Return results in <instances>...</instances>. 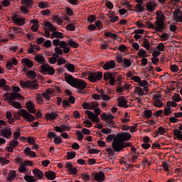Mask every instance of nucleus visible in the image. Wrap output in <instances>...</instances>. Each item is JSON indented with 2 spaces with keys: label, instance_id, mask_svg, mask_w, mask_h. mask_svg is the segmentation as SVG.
I'll return each instance as SVG.
<instances>
[{
  "label": "nucleus",
  "instance_id": "obj_15",
  "mask_svg": "<svg viewBox=\"0 0 182 182\" xmlns=\"http://www.w3.org/2000/svg\"><path fill=\"white\" fill-rule=\"evenodd\" d=\"M65 167L68 170L70 174H77V168L76 167L73 168V164L70 162H67L65 164Z\"/></svg>",
  "mask_w": 182,
  "mask_h": 182
},
{
  "label": "nucleus",
  "instance_id": "obj_41",
  "mask_svg": "<svg viewBox=\"0 0 182 182\" xmlns=\"http://www.w3.org/2000/svg\"><path fill=\"white\" fill-rule=\"evenodd\" d=\"M95 27L98 29V31H100L103 28V23L100 20H97L95 21Z\"/></svg>",
  "mask_w": 182,
  "mask_h": 182
},
{
  "label": "nucleus",
  "instance_id": "obj_48",
  "mask_svg": "<svg viewBox=\"0 0 182 182\" xmlns=\"http://www.w3.org/2000/svg\"><path fill=\"white\" fill-rule=\"evenodd\" d=\"M148 28H149V29H154L156 31V32H163V31H159V30H157V26H154V24H153L151 22H148Z\"/></svg>",
  "mask_w": 182,
  "mask_h": 182
},
{
  "label": "nucleus",
  "instance_id": "obj_43",
  "mask_svg": "<svg viewBox=\"0 0 182 182\" xmlns=\"http://www.w3.org/2000/svg\"><path fill=\"white\" fill-rule=\"evenodd\" d=\"M45 26H47V28H49L50 31H56V27H55V26H53V24H52L51 23L47 22L45 24Z\"/></svg>",
  "mask_w": 182,
  "mask_h": 182
},
{
  "label": "nucleus",
  "instance_id": "obj_62",
  "mask_svg": "<svg viewBox=\"0 0 182 182\" xmlns=\"http://www.w3.org/2000/svg\"><path fill=\"white\" fill-rule=\"evenodd\" d=\"M164 44L163 43H160L158 46H157V49L159 52H163V50H164Z\"/></svg>",
  "mask_w": 182,
  "mask_h": 182
},
{
  "label": "nucleus",
  "instance_id": "obj_36",
  "mask_svg": "<svg viewBox=\"0 0 182 182\" xmlns=\"http://www.w3.org/2000/svg\"><path fill=\"white\" fill-rule=\"evenodd\" d=\"M136 12H144V6H141V4H136L135 6Z\"/></svg>",
  "mask_w": 182,
  "mask_h": 182
},
{
  "label": "nucleus",
  "instance_id": "obj_5",
  "mask_svg": "<svg viewBox=\"0 0 182 182\" xmlns=\"http://www.w3.org/2000/svg\"><path fill=\"white\" fill-rule=\"evenodd\" d=\"M155 25L156 26V29L159 31H163L166 29V23L164 21H166V16L163 13H156Z\"/></svg>",
  "mask_w": 182,
  "mask_h": 182
},
{
  "label": "nucleus",
  "instance_id": "obj_6",
  "mask_svg": "<svg viewBox=\"0 0 182 182\" xmlns=\"http://www.w3.org/2000/svg\"><path fill=\"white\" fill-rule=\"evenodd\" d=\"M93 113L92 111H86L85 113L88 116V119H90L92 122H95V123H99L100 122V119H99V116L100 115V109L95 108L94 109Z\"/></svg>",
  "mask_w": 182,
  "mask_h": 182
},
{
  "label": "nucleus",
  "instance_id": "obj_20",
  "mask_svg": "<svg viewBox=\"0 0 182 182\" xmlns=\"http://www.w3.org/2000/svg\"><path fill=\"white\" fill-rule=\"evenodd\" d=\"M118 106L119 107H128L127 101H126L124 97H121L118 99Z\"/></svg>",
  "mask_w": 182,
  "mask_h": 182
},
{
  "label": "nucleus",
  "instance_id": "obj_13",
  "mask_svg": "<svg viewBox=\"0 0 182 182\" xmlns=\"http://www.w3.org/2000/svg\"><path fill=\"white\" fill-rule=\"evenodd\" d=\"M179 129H175L173 131V136L176 137V139H178V140H181V141H182V123L179 124V127H178Z\"/></svg>",
  "mask_w": 182,
  "mask_h": 182
},
{
  "label": "nucleus",
  "instance_id": "obj_25",
  "mask_svg": "<svg viewBox=\"0 0 182 182\" xmlns=\"http://www.w3.org/2000/svg\"><path fill=\"white\" fill-rule=\"evenodd\" d=\"M25 154H28V156H31V157H36V153L35 151H31V148L26 147L24 149Z\"/></svg>",
  "mask_w": 182,
  "mask_h": 182
},
{
  "label": "nucleus",
  "instance_id": "obj_28",
  "mask_svg": "<svg viewBox=\"0 0 182 182\" xmlns=\"http://www.w3.org/2000/svg\"><path fill=\"white\" fill-rule=\"evenodd\" d=\"M15 177H16V171H11L8 175L9 181H12V180H14V178H15Z\"/></svg>",
  "mask_w": 182,
  "mask_h": 182
},
{
  "label": "nucleus",
  "instance_id": "obj_31",
  "mask_svg": "<svg viewBox=\"0 0 182 182\" xmlns=\"http://www.w3.org/2000/svg\"><path fill=\"white\" fill-rule=\"evenodd\" d=\"M53 36L54 38H57L58 39H63V33L58 31H54L53 33Z\"/></svg>",
  "mask_w": 182,
  "mask_h": 182
},
{
  "label": "nucleus",
  "instance_id": "obj_52",
  "mask_svg": "<svg viewBox=\"0 0 182 182\" xmlns=\"http://www.w3.org/2000/svg\"><path fill=\"white\" fill-rule=\"evenodd\" d=\"M136 92L138 93L139 96H143L144 95V91L143 90V88L136 87Z\"/></svg>",
  "mask_w": 182,
  "mask_h": 182
},
{
  "label": "nucleus",
  "instance_id": "obj_10",
  "mask_svg": "<svg viewBox=\"0 0 182 182\" xmlns=\"http://www.w3.org/2000/svg\"><path fill=\"white\" fill-rule=\"evenodd\" d=\"M11 20L14 23L18 25V26H23V24L25 23V19L23 18H20L18 14L13 15Z\"/></svg>",
  "mask_w": 182,
  "mask_h": 182
},
{
  "label": "nucleus",
  "instance_id": "obj_33",
  "mask_svg": "<svg viewBox=\"0 0 182 182\" xmlns=\"http://www.w3.org/2000/svg\"><path fill=\"white\" fill-rule=\"evenodd\" d=\"M75 156H76V152L75 151L67 152L68 160H72L73 159H75Z\"/></svg>",
  "mask_w": 182,
  "mask_h": 182
},
{
  "label": "nucleus",
  "instance_id": "obj_50",
  "mask_svg": "<svg viewBox=\"0 0 182 182\" xmlns=\"http://www.w3.org/2000/svg\"><path fill=\"white\" fill-rule=\"evenodd\" d=\"M171 113H172L171 108H168L167 107H165L164 109V116H169Z\"/></svg>",
  "mask_w": 182,
  "mask_h": 182
},
{
  "label": "nucleus",
  "instance_id": "obj_56",
  "mask_svg": "<svg viewBox=\"0 0 182 182\" xmlns=\"http://www.w3.org/2000/svg\"><path fill=\"white\" fill-rule=\"evenodd\" d=\"M105 6L108 9H113L114 8L113 3H112V1H107L105 3Z\"/></svg>",
  "mask_w": 182,
  "mask_h": 182
},
{
  "label": "nucleus",
  "instance_id": "obj_12",
  "mask_svg": "<svg viewBox=\"0 0 182 182\" xmlns=\"http://www.w3.org/2000/svg\"><path fill=\"white\" fill-rule=\"evenodd\" d=\"M103 77L105 82H107V80H109V85L111 86H114V84L116 83V80L113 79L112 73H105L104 74Z\"/></svg>",
  "mask_w": 182,
  "mask_h": 182
},
{
  "label": "nucleus",
  "instance_id": "obj_19",
  "mask_svg": "<svg viewBox=\"0 0 182 182\" xmlns=\"http://www.w3.org/2000/svg\"><path fill=\"white\" fill-rule=\"evenodd\" d=\"M146 9L147 11H149V12H153L154 11V9H156V3H154V1H149L146 5Z\"/></svg>",
  "mask_w": 182,
  "mask_h": 182
},
{
  "label": "nucleus",
  "instance_id": "obj_63",
  "mask_svg": "<svg viewBox=\"0 0 182 182\" xmlns=\"http://www.w3.org/2000/svg\"><path fill=\"white\" fill-rule=\"evenodd\" d=\"M116 61L118 63H123V62L124 61V59L123 58V56L118 55V56L116 57Z\"/></svg>",
  "mask_w": 182,
  "mask_h": 182
},
{
  "label": "nucleus",
  "instance_id": "obj_4",
  "mask_svg": "<svg viewBox=\"0 0 182 182\" xmlns=\"http://www.w3.org/2000/svg\"><path fill=\"white\" fill-rule=\"evenodd\" d=\"M21 97L22 95L18 93H8L7 95H6V99L9 101V103L16 109H21V107H22L21 103L15 102V100H16L17 99H21Z\"/></svg>",
  "mask_w": 182,
  "mask_h": 182
},
{
  "label": "nucleus",
  "instance_id": "obj_23",
  "mask_svg": "<svg viewBox=\"0 0 182 182\" xmlns=\"http://www.w3.org/2000/svg\"><path fill=\"white\" fill-rule=\"evenodd\" d=\"M26 75H27L28 79H36V73L33 70H28L26 73Z\"/></svg>",
  "mask_w": 182,
  "mask_h": 182
},
{
  "label": "nucleus",
  "instance_id": "obj_30",
  "mask_svg": "<svg viewBox=\"0 0 182 182\" xmlns=\"http://www.w3.org/2000/svg\"><path fill=\"white\" fill-rule=\"evenodd\" d=\"M137 55L139 58H146L147 57L146 50H144V49H143V48L139 49V52L137 53Z\"/></svg>",
  "mask_w": 182,
  "mask_h": 182
},
{
  "label": "nucleus",
  "instance_id": "obj_21",
  "mask_svg": "<svg viewBox=\"0 0 182 182\" xmlns=\"http://www.w3.org/2000/svg\"><path fill=\"white\" fill-rule=\"evenodd\" d=\"M46 177L48 178V180H55L56 178V173L53 171H48L45 173Z\"/></svg>",
  "mask_w": 182,
  "mask_h": 182
},
{
  "label": "nucleus",
  "instance_id": "obj_51",
  "mask_svg": "<svg viewBox=\"0 0 182 182\" xmlns=\"http://www.w3.org/2000/svg\"><path fill=\"white\" fill-rule=\"evenodd\" d=\"M66 29L68 31H73L75 29V23H68L66 25Z\"/></svg>",
  "mask_w": 182,
  "mask_h": 182
},
{
  "label": "nucleus",
  "instance_id": "obj_9",
  "mask_svg": "<svg viewBox=\"0 0 182 182\" xmlns=\"http://www.w3.org/2000/svg\"><path fill=\"white\" fill-rule=\"evenodd\" d=\"M0 134L2 137H4V139L9 140L12 136V129L8 127H3L2 129L0 130Z\"/></svg>",
  "mask_w": 182,
  "mask_h": 182
},
{
  "label": "nucleus",
  "instance_id": "obj_42",
  "mask_svg": "<svg viewBox=\"0 0 182 182\" xmlns=\"http://www.w3.org/2000/svg\"><path fill=\"white\" fill-rule=\"evenodd\" d=\"M123 63L126 68H130L132 66V60L128 58H124Z\"/></svg>",
  "mask_w": 182,
  "mask_h": 182
},
{
  "label": "nucleus",
  "instance_id": "obj_16",
  "mask_svg": "<svg viewBox=\"0 0 182 182\" xmlns=\"http://www.w3.org/2000/svg\"><path fill=\"white\" fill-rule=\"evenodd\" d=\"M116 68V63L114 60H110L109 62L105 63L103 65V69L105 70H109V69H114Z\"/></svg>",
  "mask_w": 182,
  "mask_h": 182
},
{
  "label": "nucleus",
  "instance_id": "obj_2",
  "mask_svg": "<svg viewBox=\"0 0 182 182\" xmlns=\"http://www.w3.org/2000/svg\"><path fill=\"white\" fill-rule=\"evenodd\" d=\"M65 82L68 83L72 87L79 89V90H83L87 87V84L83 80L75 78L72 75L65 73Z\"/></svg>",
  "mask_w": 182,
  "mask_h": 182
},
{
  "label": "nucleus",
  "instance_id": "obj_17",
  "mask_svg": "<svg viewBox=\"0 0 182 182\" xmlns=\"http://www.w3.org/2000/svg\"><path fill=\"white\" fill-rule=\"evenodd\" d=\"M26 109L28 110L29 113H36V109H35V105H33V102L29 101L26 103Z\"/></svg>",
  "mask_w": 182,
  "mask_h": 182
},
{
  "label": "nucleus",
  "instance_id": "obj_3",
  "mask_svg": "<svg viewBox=\"0 0 182 182\" xmlns=\"http://www.w3.org/2000/svg\"><path fill=\"white\" fill-rule=\"evenodd\" d=\"M35 60L40 65H42L41 66L40 72H41L43 75H55V69L48 64H44L45 57H43V55L39 54L36 55L35 56Z\"/></svg>",
  "mask_w": 182,
  "mask_h": 182
},
{
  "label": "nucleus",
  "instance_id": "obj_22",
  "mask_svg": "<svg viewBox=\"0 0 182 182\" xmlns=\"http://www.w3.org/2000/svg\"><path fill=\"white\" fill-rule=\"evenodd\" d=\"M33 176H35L36 177H38V178H39V180H42V178H43V172H42V171L38 169V168H35L33 171Z\"/></svg>",
  "mask_w": 182,
  "mask_h": 182
},
{
  "label": "nucleus",
  "instance_id": "obj_29",
  "mask_svg": "<svg viewBox=\"0 0 182 182\" xmlns=\"http://www.w3.org/2000/svg\"><path fill=\"white\" fill-rule=\"evenodd\" d=\"M24 180L26 181L27 182H36V181L35 176H28V175H26L24 176Z\"/></svg>",
  "mask_w": 182,
  "mask_h": 182
},
{
  "label": "nucleus",
  "instance_id": "obj_46",
  "mask_svg": "<svg viewBox=\"0 0 182 182\" xmlns=\"http://www.w3.org/2000/svg\"><path fill=\"white\" fill-rule=\"evenodd\" d=\"M63 141L62 140V138H60V136H56L54 138L55 144H57V145L62 144Z\"/></svg>",
  "mask_w": 182,
  "mask_h": 182
},
{
  "label": "nucleus",
  "instance_id": "obj_60",
  "mask_svg": "<svg viewBox=\"0 0 182 182\" xmlns=\"http://www.w3.org/2000/svg\"><path fill=\"white\" fill-rule=\"evenodd\" d=\"M147 85H149V82H147V80H140L139 82V86H141V87H144V86H147Z\"/></svg>",
  "mask_w": 182,
  "mask_h": 182
},
{
  "label": "nucleus",
  "instance_id": "obj_37",
  "mask_svg": "<svg viewBox=\"0 0 182 182\" xmlns=\"http://www.w3.org/2000/svg\"><path fill=\"white\" fill-rule=\"evenodd\" d=\"M154 105L155 106V107H163V102H161V100H156L154 102Z\"/></svg>",
  "mask_w": 182,
  "mask_h": 182
},
{
  "label": "nucleus",
  "instance_id": "obj_7",
  "mask_svg": "<svg viewBox=\"0 0 182 182\" xmlns=\"http://www.w3.org/2000/svg\"><path fill=\"white\" fill-rule=\"evenodd\" d=\"M18 116H21V117H23L26 122H33L35 121V116L31 114L26 109H21L18 112Z\"/></svg>",
  "mask_w": 182,
  "mask_h": 182
},
{
  "label": "nucleus",
  "instance_id": "obj_38",
  "mask_svg": "<svg viewBox=\"0 0 182 182\" xmlns=\"http://www.w3.org/2000/svg\"><path fill=\"white\" fill-rule=\"evenodd\" d=\"M48 2L40 1L38 3V8H41V9H45L48 8Z\"/></svg>",
  "mask_w": 182,
  "mask_h": 182
},
{
  "label": "nucleus",
  "instance_id": "obj_26",
  "mask_svg": "<svg viewBox=\"0 0 182 182\" xmlns=\"http://www.w3.org/2000/svg\"><path fill=\"white\" fill-rule=\"evenodd\" d=\"M46 116L48 120H55L56 117H58V114H56V112H51L50 114H46Z\"/></svg>",
  "mask_w": 182,
  "mask_h": 182
},
{
  "label": "nucleus",
  "instance_id": "obj_18",
  "mask_svg": "<svg viewBox=\"0 0 182 182\" xmlns=\"http://www.w3.org/2000/svg\"><path fill=\"white\" fill-rule=\"evenodd\" d=\"M23 65H25L26 68L31 69L33 67V62L28 58H23L21 60Z\"/></svg>",
  "mask_w": 182,
  "mask_h": 182
},
{
  "label": "nucleus",
  "instance_id": "obj_24",
  "mask_svg": "<svg viewBox=\"0 0 182 182\" xmlns=\"http://www.w3.org/2000/svg\"><path fill=\"white\" fill-rule=\"evenodd\" d=\"M21 3L28 8H32V5H33V0H21Z\"/></svg>",
  "mask_w": 182,
  "mask_h": 182
},
{
  "label": "nucleus",
  "instance_id": "obj_64",
  "mask_svg": "<svg viewBox=\"0 0 182 182\" xmlns=\"http://www.w3.org/2000/svg\"><path fill=\"white\" fill-rule=\"evenodd\" d=\"M171 70L173 73L178 72V67L176 65H171Z\"/></svg>",
  "mask_w": 182,
  "mask_h": 182
},
{
  "label": "nucleus",
  "instance_id": "obj_59",
  "mask_svg": "<svg viewBox=\"0 0 182 182\" xmlns=\"http://www.w3.org/2000/svg\"><path fill=\"white\" fill-rule=\"evenodd\" d=\"M57 62H58V66H60V65H65V63H66V60H65V58H60L57 60Z\"/></svg>",
  "mask_w": 182,
  "mask_h": 182
},
{
  "label": "nucleus",
  "instance_id": "obj_45",
  "mask_svg": "<svg viewBox=\"0 0 182 182\" xmlns=\"http://www.w3.org/2000/svg\"><path fill=\"white\" fill-rule=\"evenodd\" d=\"M18 144H19V142L18 141V139H14V138L13 140H11V141H10V144H9V145H10L11 147H14V148L16 147V146H18Z\"/></svg>",
  "mask_w": 182,
  "mask_h": 182
},
{
  "label": "nucleus",
  "instance_id": "obj_27",
  "mask_svg": "<svg viewBox=\"0 0 182 182\" xmlns=\"http://www.w3.org/2000/svg\"><path fill=\"white\" fill-rule=\"evenodd\" d=\"M65 68L68 70V72H72V73H75V65L71 63H66Z\"/></svg>",
  "mask_w": 182,
  "mask_h": 182
},
{
  "label": "nucleus",
  "instance_id": "obj_54",
  "mask_svg": "<svg viewBox=\"0 0 182 182\" xmlns=\"http://www.w3.org/2000/svg\"><path fill=\"white\" fill-rule=\"evenodd\" d=\"M114 139H116L114 134H111L107 137V143H110V141H112V140H114Z\"/></svg>",
  "mask_w": 182,
  "mask_h": 182
},
{
  "label": "nucleus",
  "instance_id": "obj_8",
  "mask_svg": "<svg viewBox=\"0 0 182 182\" xmlns=\"http://www.w3.org/2000/svg\"><path fill=\"white\" fill-rule=\"evenodd\" d=\"M102 77H103V73L102 72H92L88 75V80L92 83L102 80Z\"/></svg>",
  "mask_w": 182,
  "mask_h": 182
},
{
  "label": "nucleus",
  "instance_id": "obj_11",
  "mask_svg": "<svg viewBox=\"0 0 182 182\" xmlns=\"http://www.w3.org/2000/svg\"><path fill=\"white\" fill-rule=\"evenodd\" d=\"M20 86L23 89L26 87H31V89H38V84L33 83L32 81H22L20 82Z\"/></svg>",
  "mask_w": 182,
  "mask_h": 182
},
{
  "label": "nucleus",
  "instance_id": "obj_40",
  "mask_svg": "<svg viewBox=\"0 0 182 182\" xmlns=\"http://www.w3.org/2000/svg\"><path fill=\"white\" fill-rule=\"evenodd\" d=\"M172 100L174 101V102H181V97H180V94H174L173 96H172Z\"/></svg>",
  "mask_w": 182,
  "mask_h": 182
},
{
  "label": "nucleus",
  "instance_id": "obj_39",
  "mask_svg": "<svg viewBox=\"0 0 182 182\" xmlns=\"http://www.w3.org/2000/svg\"><path fill=\"white\" fill-rule=\"evenodd\" d=\"M158 132L161 136H164V134H166L167 133V130H166V128H164L163 127H159L158 128Z\"/></svg>",
  "mask_w": 182,
  "mask_h": 182
},
{
  "label": "nucleus",
  "instance_id": "obj_32",
  "mask_svg": "<svg viewBox=\"0 0 182 182\" xmlns=\"http://www.w3.org/2000/svg\"><path fill=\"white\" fill-rule=\"evenodd\" d=\"M161 167H163L164 171H166V172H168L170 171V164L166 161H163L162 162V165H161Z\"/></svg>",
  "mask_w": 182,
  "mask_h": 182
},
{
  "label": "nucleus",
  "instance_id": "obj_55",
  "mask_svg": "<svg viewBox=\"0 0 182 182\" xmlns=\"http://www.w3.org/2000/svg\"><path fill=\"white\" fill-rule=\"evenodd\" d=\"M159 37L162 39V41H168L169 39L168 33H164L161 36H159Z\"/></svg>",
  "mask_w": 182,
  "mask_h": 182
},
{
  "label": "nucleus",
  "instance_id": "obj_53",
  "mask_svg": "<svg viewBox=\"0 0 182 182\" xmlns=\"http://www.w3.org/2000/svg\"><path fill=\"white\" fill-rule=\"evenodd\" d=\"M68 43H69L70 46H72V48H78L79 47V44L72 40H70L68 41Z\"/></svg>",
  "mask_w": 182,
  "mask_h": 182
},
{
  "label": "nucleus",
  "instance_id": "obj_34",
  "mask_svg": "<svg viewBox=\"0 0 182 182\" xmlns=\"http://www.w3.org/2000/svg\"><path fill=\"white\" fill-rule=\"evenodd\" d=\"M108 17L110 18L109 22H111L112 23H115V22H117V21H119V16H117L108 15Z\"/></svg>",
  "mask_w": 182,
  "mask_h": 182
},
{
  "label": "nucleus",
  "instance_id": "obj_47",
  "mask_svg": "<svg viewBox=\"0 0 182 182\" xmlns=\"http://www.w3.org/2000/svg\"><path fill=\"white\" fill-rule=\"evenodd\" d=\"M144 114L146 117V119H150V117L153 116V112H151V110H145L144 112Z\"/></svg>",
  "mask_w": 182,
  "mask_h": 182
},
{
  "label": "nucleus",
  "instance_id": "obj_49",
  "mask_svg": "<svg viewBox=\"0 0 182 182\" xmlns=\"http://www.w3.org/2000/svg\"><path fill=\"white\" fill-rule=\"evenodd\" d=\"M76 135L77 136L78 140H80V141H82L85 137V136L83 135V133H82L80 130L76 131Z\"/></svg>",
  "mask_w": 182,
  "mask_h": 182
},
{
  "label": "nucleus",
  "instance_id": "obj_14",
  "mask_svg": "<svg viewBox=\"0 0 182 182\" xmlns=\"http://www.w3.org/2000/svg\"><path fill=\"white\" fill-rule=\"evenodd\" d=\"M92 177H94V180L97 182H102L105 181V173L102 171H100L98 173H96L92 175Z\"/></svg>",
  "mask_w": 182,
  "mask_h": 182
},
{
  "label": "nucleus",
  "instance_id": "obj_1",
  "mask_svg": "<svg viewBox=\"0 0 182 182\" xmlns=\"http://www.w3.org/2000/svg\"><path fill=\"white\" fill-rule=\"evenodd\" d=\"M132 139V134L129 132L119 133L115 136L114 139L112 141V149L114 151L120 152L123 151L126 147H130L132 143L125 142L129 141Z\"/></svg>",
  "mask_w": 182,
  "mask_h": 182
},
{
  "label": "nucleus",
  "instance_id": "obj_58",
  "mask_svg": "<svg viewBox=\"0 0 182 182\" xmlns=\"http://www.w3.org/2000/svg\"><path fill=\"white\" fill-rule=\"evenodd\" d=\"M48 139H55L56 137V134L53 132H49L47 134Z\"/></svg>",
  "mask_w": 182,
  "mask_h": 182
},
{
  "label": "nucleus",
  "instance_id": "obj_44",
  "mask_svg": "<svg viewBox=\"0 0 182 182\" xmlns=\"http://www.w3.org/2000/svg\"><path fill=\"white\" fill-rule=\"evenodd\" d=\"M144 48H145V49L147 50H150V42L148 39L144 40Z\"/></svg>",
  "mask_w": 182,
  "mask_h": 182
},
{
  "label": "nucleus",
  "instance_id": "obj_57",
  "mask_svg": "<svg viewBox=\"0 0 182 182\" xmlns=\"http://www.w3.org/2000/svg\"><path fill=\"white\" fill-rule=\"evenodd\" d=\"M20 9L23 12V14H24V15H26V14H29V10L28 9V7H26V6H22Z\"/></svg>",
  "mask_w": 182,
  "mask_h": 182
},
{
  "label": "nucleus",
  "instance_id": "obj_35",
  "mask_svg": "<svg viewBox=\"0 0 182 182\" xmlns=\"http://www.w3.org/2000/svg\"><path fill=\"white\" fill-rule=\"evenodd\" d=\"M173 15L175 21L177 22H182V14L180 16L178 15V12H174Z\"/></svg>",
  "mask_w": 182,
  "mask_h": 182
},
{
  "label": "nucleus",
  "instance_id": "obj_61",
  "mask_svg": "<svg viewBox=\"0 0 182 182\" xmlns=\"http://www.w3.org/2000/svg\"><path fill=\"white\" fill-rule=\"evenodd\" d=\"M84 124H85V127H88L90 128L92 127V126H93V124H92V122L90 121H89V119H86L83 122Z\"/></svg>",
  "mask_w": 182,
  "mask_h": 182
}]
</instances>
